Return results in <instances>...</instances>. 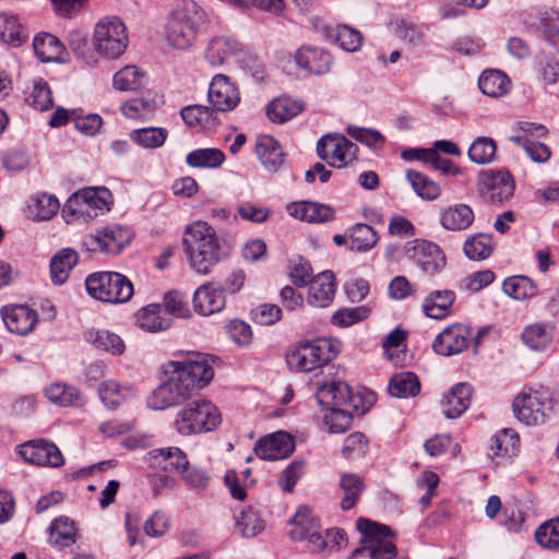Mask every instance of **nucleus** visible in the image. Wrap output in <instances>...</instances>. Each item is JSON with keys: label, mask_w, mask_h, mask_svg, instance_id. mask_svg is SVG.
<instances>
[{"label": "nucleus", "mask_w": 559, "mask_h": 559, "mask_svg": "<svg viewBox=\"0 0 559 559\" xmlns=\"http://www.w3.org/2000/svg\"><path fill=\"white\" fill-rule=\"evenodd\" d=\"M206 23L207 14L199 4L186 3L170 12L165 26V39L174 49L188 50L195 45Z\"/></svg>", "instance_id": "nucleus-1"}, {"label": "nucleus", "mask_w": 559, "mask_h": 559, "mask_svg": "<svg viewBox=\"0 0 559 559\" xmlns=\"http://www.w3.org/2000/svg\"><path fill=\"white\" fill-rule=\"evenodd\" d=\"M183 245L191 266L200 274L210 273L221 260L222 250L214 228L198 221L187 227Z\"/></svg>", "instance_id": "nucleus-2"}, {"label": "nucleus", "mask_w": 559, "mask_h": 559, "mask_svg": "<svg viewBox=\"0 0 559 559\" xmlns=\"http://www.w3.org/2000/svg\"><path fill=\"white\" fill-rule=\"evenodd\" d=\"M222 423L219 409L211 401L200 399L187 403L176 414L175 430L181 436H192L215 430Z\"/></svg>", "instance_id": "nucleus-3"}, {"label": "nucleus", "mask_w": 559, "mask_h": 559, "mask_svg": "<svg viewBox=\"0 0 559 559\" xmlns=\"http://www.w3.org/2000/svg\"><path fill=\"white\" fill-rule=\"evenodd\" d=\"M92 43L100 57L108 60L118 59L129 44L124 23L117 16L102 17L94 27Z\"/></svg>", "instance_id": "nucleus-4"}, {"label": "nucleus", "mask_w": 559, "mask_h": 559, "mask_svg": "<svg viewBox=\"0 0 559 559\" xmlns=\"http://www.w3.org/2000/svg\"><path fill=\"white\" fill-rule=\"evenodd\" d=\"M357 528L362 534L360 548L353 552L367 555L370 559H393L397 549L391 537L393 534L389 526L376 523L365 518L357 520Z\"/></svg>", "instance_id": "nucleus-5"}, {"label": "nucleus", "mask_w": 559, "mask_h": 559, "mask_svg": "<svg viewBox=\"0 0 559 559\" xmlns=\"http://www.w3.org/2000/svg\"><path fill=\"white\" fill-rule=\"evenodd\" d=\"M338 353L337 345L331 340L319 338L295 345L286 355L287 365L295 371H311L319 368Z\"/></svg>", "instance_id": "nucleus-6"}, {"label": "nucleus", "mask_w": 559, "mask_h": 559, "mask_svg": "<svg viewBox=\"0 0 559 559\" xmlns=\"http://www.w3.org/2000/svg\"><path fill=\"white\" fill-rule=\"evenodd\" d=\"M85 287L94 299L109 304L126 302L133 295L132 283L116 272L93 273L86 277Z\"/></svg>", "instance_id": "nucleus-7"}, {"label": "nucleus", "mask_w": 559, "mask_h": 559, "mask_svg": "<svg viewBox=\"0 0 559 559\" xmlns=\"http://www.w3.org/2000/svg\"><path fill=\"white\" fill-rule=\"evenodd\" d=\"M550 408L551 399L547 390H524L514 399L512 404L515 417L526 426L542 424L546 411Z\"/></svg>", "instance_id": "nucleus-8"}, {"label": "nucleus", "mask_w": 559, "mask_h": 559, "mask_svg": "<svg viewBox=\"0 0 559 559\" xmlns=\"http://www.w3.org/2000/svg\"><path fill=\"white\" fill-rule=\"evenodd\" d=\"M130 240L131 233L129 229L120 226L104 227L86 235L82 240V247L87 252L117 254Z\"/></svg>", "instance_id": "nucleus-9"}, {"label": "nucleus", "mask_w": 559, "mask_h": 559, "mask_svg": "<svg viewBox=\"0 0 559 559\" xmlns=\"http://www.w3.org/2000/svg\"><path fill=\"white\" fill-rule=\"evenodd\" d=\"M112 203L111 193L105 187H88L75 192L66 203L64 212L70 211L73 215L92 216L97 215V211H108Z\"/></svg>", "instance_id": "nucleus-10"}, {"label": "nucleus", "mask_w": 559, "mask_h": 559, "mask_svg": "<svg viewBox=\"0 0 559 559\" xmlns=\"http://www.w3.org/2000/svg\"><path fill=\"white\" fill-rule=\"evenodd\" d=\"M193 392L181 378L173 372V376L158 385L147 397V405L152 409L164 411L186 402Z\"/></svg>", "instance_id": "nucleus-11"}, {"label": "nucleus", "mask_w": 559, "mask_h": 559, "mask_svg": "<svg viewBox=\"0 0 559 559\" xmlns=\"http://www.w3.org/2000/svg\"><path fill=\"white\" fill-rule=\"evenodd\" d=\"M294 528L290 537L295 540H307L314 551L326 549V540L321 533L319 519L308 507H299L292 520Z\"/></svg>", "instance_id": "nucleus-12"}, {"label": "nucleus", "mask_w": 559, "mask_h": 559, "mask_svg": "<svg viewBox=\"0 0 559 559\" xmlns=\"http://www.w3.org/2000/svg\"><path fill=\"white\" fill-rule=\"evenodd\" d=\"M358 147L343 135L326 134L317 144V153L321 159L331 158L333 167H345L356 159Z\"/></svg>", "instance_id": "nucleus-13"}, {"label": "nucleus", "mask_w": 559, "mask_h": 559, "mask_svg": "<svg viewBox=\"0 0 559 559\" xmlns=\"http://www.w3.org/2000/svg\"><path fill=\"white\" fill-rule=\"evenodd\" d=\"M169 367L186 384H189L192 392L206 385L214 376L213 368L199 354L185 360L170 361Z\"/></svg>", "instance_id": "nucleus-14"}, {"label": "nucleus", "mask_w": 559, "mask_h": 559, "mask_svg": "<svg viewBox=\"0 0 559 559\" xmlns=\"http://www.w3.org/2000/svg\"><path fill=\"white\" fill-rule=\"evenodd\" d=\"M472 337V331L464 324H452L447 326L437 335L432 343L433 350L442 356H453L464 352Z\"/></svg>", "instance_id": "nucleus-15"}, {"label": "nucleus", "mask_w": 559, "mask_h": 559, "mask_svg": "<svg viewBox=\"0 0 559 559\" xmlns=\"http://www.w3.org/2000/svg\"><path fill=\"white\" fill-rule=\"evenodd\" d=\"M20 455L24 461L35 465L59 467L64 463L58 447L45 440H33L22 444Z\"/></svg>", "instance_id": "nucleus-16"}, {"label": "nucleus", "mask_w": 559, "mask_h": 559, "mask_svg": "<svg viewBox=\"0 0 559 559\" xmlns=\"http://www.w3.org/2000/svg\"><path fill=\"white\" fill-rule=\"evenodd\" d=\"M207 97L212 107L222 112L233 110L240 100L237 88L224 74H217L213 78Z\"/></svg>", "instance_id": "nucleus-17"}, {"label": "nucleus", "mask_w": 559, "mask_h": 559, "mask_svg": "<svg viewBox=\"0 0 559 559\" xmlns=\"http://www.w3.org/2000/svg\"><path fill=\"white\" fill-rule=\"evenodd\" d=\"M1 318L11 333L26 335L37 323V313L25 305H9L1 308Z\"/></svg>", "instance_id": "nucleus-18"}, {"label": "nucleus", "mask_w": 559, "mask_h": 559, "mask_svg": "<svg viewBox=\"0 0 559 559\" xmlns=\"http://www.w3.org/2000/svg\"><path fill=\"white\" fill-rule=\"evenodd\" d=\"M241 52L242 44L238 39L228 35H216L207 41L204 58L211 66L219 67Z\"/></svg>", "instance_id": "nucleus-19"}, {"label": "nucleus", "mask_w": 559, "mask_h": 559, "mask_svg": "<svg viewBox=\"0 0 559 559\" xmlns=\"http://www.w3.org/2000/svg\"><path fill=\"white\" fill-rule=\"evenodd\" d=\"M295 449L293 438L283 431L270 435L255 444L254 452L261 460H283L289 456Z\"/></svg>", "instance_id": "nucleus-20"}, {"label": "nucleus", "mask_w": 559, "mask_h": 559, "mask_svg": "<svg viewBox=\"0 0 559 559\" xmlns=\"http://www.w3.org/2000/svg\"><path fill=\"white\" fill-rule=\"evenodd\" d=\"M483 192L491 202L501 203L513 195L514 181L507 170L483 173Z\"/></svg>", "instance_id": "nucleus-21"}, {"label": "nucleus", "mask_w": 559, "mask_h": 559, "mask_svg": "<svg viewBox=\"0 0 559 559\" xmlns=\"http://www.w3.org/2000/svg\"><path fill=\"white\" fill-rule=\"evenodd\" d=\"M316 396L321 405H325L329 408L352 407L357 409V405L354 403L352 390L349 385L343 381H333L321 384L317 389Z\"/></svg>", "instance_id": "nucleus-22"}, {"label": "nucleus", "mask_w": 559, "mask_h": 559, "mask_svg": "<svg viewBox=\"0 0 559 559\" xmlns=\"http://www.w3.org/2000/svg\"><path fill=\"white\" fill-rule=\"evenodd\" d=\"M474 221V211L465 203H454L439 211V224L448 231H465L473 225Z\"/></svg>", "instance_id": "nucleus-23"}, {"label": "nucleus", "mask_w": 559, "mask_h": 559, "mask_svg": "<svg viewBox=\"0 0 559 559\" xmlns=\"http://www.w3.org/2000/svg\"><path fill=\"white\" fill-rule=\"evenodd\" d=\"M286 210L290 216L307 223L330 222L335 216L330 205L310 201L292 202Z\"/></svg>", "instance_id": "nucleus-24"}, {"label": "nucleus", "mask_w": 559, "mask_h": 559, "mask_svg": "<svg viewBox=\"0 0 559 559\" xmlns=\"http://www.w3.org/2000/svg\"><path fill=\"white\" fill-rule=\"evenodd\" d=\"M226 300L222 287H216L212 283L201 285L194 293V310L202 316H211L222 311Z\"/></svg>", "instance_id": "nucleus-25"}, {"label": "nucleus", "mask_w": 559, "mask_h": 559, "mask_svg": "<svg viewBox=\"0 0 559 559\" xmlns=\"http://www.w3.org/2000/svg\"><path fill=\"white\" fill-rule=\"evenodd\" d=\"M295 61L309 73L322 75L330 71L332 56L323 49L302 46L296 51Z\"/></svg>", "instance_id": "nucleus-26"}, {"label": "nucleus", "mask_w": 559, "mask_h": 559, "mask_svg": "<svg viewBox=\"0 0 559 559\" xmlns=\"http://www.w3.org/2000/svg\"><path fill=\"white\" fill-rule=\"evenodd\" d=\"M138 326L150 333H158L168 330L173 319L165 313L160 304H150L142 307L135 313Z\"/></svg>", "instance_id": "nucleus-27"}, {"label": "nucleus", "mask_w": 559, "mask_h": 559, "mask_svg": "<svg viewBox=\"0 0 559 559\" xmlns=\"http://www.w3.org/2000/svg\"><path fill=\"white\" fill-rule=\"evenodd\" d=\"M413 250L416 262L427 274H435L445 265L443 252L432 242L416 240Z\"/></svg>", "instance_id": "nucleus-28"}, {"label": "nucleus", "mask_w": 559, "mask_h": 559, "mask_svg": "<svg viewBox=\"0 0 559 559\" xmlns=\"http://www.w3.org/2000/svg\"><path fill=\"white\" fill-rule=\"evenodd\" d=\"M308 304L324 308L330 305L335 294V277L333 272L324 271L311 280Z\"/></svg>", "instance_id": "nucleus-29"}, {"label": "nucleus", "mask_w": 559, "mask_h": 559, "mask_svg": "<svg viewBox=\"0 0 559 559\" xmlns=\"http://www.w3.org/2000/svg\"><path fill=\"white\" fill-rule=\"evenodd\" d=\"M455 300V293L450 289L433 290L423 301V312L426 317L442 320L451 311Z\"/></svg>", "instance_id": "nucleus-30"}, {"label": "nucleus", "mask_w": 559, "mask_h": 559, "mask_svg": "<svg viewBox=\"0 0 559 559\" xmlns=\"http://www.w3.org/2000/svg\"><path fill=\"white\" fill-rule=\"evenodd\" d=\"M255 154L264 167L272 173L284 164V153L278 142L270 135H261L255 143Z\"/></svg>", "instance_id": "nucleus-31"}, {"label": "nucleus", "mask_w": 559, "mask_h": 559, "mask_svg": "<svg viewBox=\"0 0 559 559\" xmlns=\"http://www.w3.org/2000/svg\"><path fill=\"white\" fill-rule=\"evenodd\" d=\"M472 388L467 383H459L444 396L443 414L447 418L460 417L469 406Z\"/></svg>", "instance_id": "nucleus-32"}, {"label": "nucleus", "mask_w": 559, "mask_h": 559, "mask_svg": "<svg viewBox=\"0 0 559 559\" xmlns=\"http://www.w3.org/2000/svg\"><path fill=\"white\" fill-rule=\"evenodd\" d=\"M85 340L95 348L114 356L121 355L126 350L123 340L118 334L107 330H90L85 334Z\"/></svg>", "instance_id": "nucleus-33"}, {"label": "nucleus", "mask_w": 559, "mask_h": 559, "mask_svg": "<svg viewBox=\"0 0 559 559\" xmlns=\"http://www.w3.org/2000/svg\"><path fill=\"white\" fill-rule=\"evenodd\" d=\"M33 48L43 62H56L61 60L64 47L53 35L48 33L38 34L33 40Z\"/></svg>", "instance_id": "nucleus-34"}, {"label": "nucleus", "mask_w": 559, "mask_h": 559, "mask_svg": "<svg viewBox=\"0 0 559 559\" xmlns=\"http://www.w3.org/2000/svg\"><path fill=\"white\" fill-rule=\"evenodd\" d=\"M304 109L300 102L289 97H277L266 108L267 118L275 123H284L296 117Z\"/></svg>", "instance_id": "nucleus-35"}, {"label": "nucleus", "mask_w": 559, "mask_h": 559, "mask_svg": "<svg viewBox=\"0 0 559 559\" xmlns=\"http://www.w3.org/2000/svg\"><path fill=\"white\" fill-rule=\"evenodd\" d=\"M78 253L73 249L66 248L58 251L50 262V277L55 284H63L69 272L78 263Z\"/></svg>", "instance_id": "nucleus-36"}, {"label": "nucleus", "mask_w": 559, "mask_h": 559, "mask_svg": "<svg viewBox=\"0 0 559 559\" xmlns=\"http://www.w3.org/2000/svg\"><path fill=\"white\" fill-rule=\"evenodd\" d=\"M495 241L491 235L474 234L466 238L463 251L466 258L473 261H483L489 258L493 251Z\"/></svg>", "instance_id": "nucleus-37"}, {"label": "nucleus", "mask_w": 559, "mask_h": 559, "mask_svg": "<svg viewBox=\"0 0 559 559\" xmlns=\"http://www.w3.org/2000/svg\"><path fill=\"white\" fill-rule=\"evenodd\" d=\"M406 179L416 195L425 201H435L441 195L440 185L417 170H407Z\"/></svg>", "instance_id": "nucleus-38"}, {"label": "nucleus", "mask_w": 559, "mask_h": 559, "mask_svg": "<svg viewBox=\"0 0 559 559\" xmlns=\"http://www.w3.org/2000/svg\"><path fill=\"white\" fill-rule=\"evenodd\" d=\"M502 290L509 297L524 301L536 296L538 287L530 277L516 275L503 281Z\"/></svg>", "instance_id": "nucleus-39"}, {"label": "nucleus", "mask_w": 559, "mask_h": 559, "mask_svg": "<svg viewBox=\"0 0 559 559\" xmlns=\"http://www.w3.org/2000/svg\"><path fill=\"white\" fill-rule=\"evenodd\" d=\"M145 82V73L136 66H126L112 76V86L120 92H134Z\"/></svg>", "instance_id": "nucleus-40"}, {"label": "nucleus", "mask_w": 559, "mask_h": 559, "mask_svg": "<svg viewBox=\"0 0 559 559\" xmlns=\"http://www.w3.org/2000/svg\"><path fill=\"white\" fill-rule=\"evenodd\" d=\"M150 454L154 459L155 464L165 471H185L189 465L187 455L177 447L155 449Z\"/></svg>", "instance_id": "nucleus-41"}, {"label": "nucleus", "mask_w": 559, "mask_h": 559, "mask_svg": "<svg viewBox=\"0 0 559 559\" xmlns=\"http://www.w3.org/2000/svg\"><path fill=\"white\" fill-rule=\"evenodd\" d=\"M478 86L485 95L500 97L508 93L510 80L499 70H486L479 76Z\"/></svg>", "instance_id": "nucleus-42"}, {"label": "nucleus", "mask_w": 559, "mask_h": 559, "mask_svg": "<svg viewBox=\"0 0 559 559\" xmlns=\"http://www.w3.org/2000/svg\"><path fill=\"white\" fill-rule=\"evenodd\" d=\"M340 488L343 491L341 509L348 511L356 506L358 498L365 489L364 479L353 473H345L340 478Z\"/></svg>", "instance_id": "nucleus-43"}, {"label": "nucleus", "mask_w": 559, "mask_h": 559, "mask_svg": "<svg viewBox=\"0 0 559 559\" xmlns=\"http://www.w3.org/2000/svg\"><path fill=\"white\" fill-rule=\"evenodd\" d=\"M420 391V383L413 372H400L394 374L389 383V393L399 399L416 396Z\"/></svg>", "instance_id": "nucleus-44"}, {"label": "nucleus", "mask_w": 559, "mask_h": 559, "mask_svg": "<svg viewBox=\"0 0 559 559\" xmlns=\"http://www.w3.org/2000/svg\"><path fill=\"white\" fill-rule=\"evenodd\" d=\"M45 394L50 402L59 406H81L84 404V399L78 389L67 384L52 383L46 389Z\"/></svg>", "instance_id": "nucleus-45"}, {"label": "nucleus", "mask_w": 559, "mask_h": 559, "mask_svg": "<svg viewBox=\"0 0 559 559\" xmlns=\"http://www.w3.org/2000/svg\"><path fill=\"white\" fill-rule=\"evenodd\" d=\"M50 542L58 547H69L76 542V528L74 522L67 518L60 516L51 522Z\"/></svg>", "instance_id": "nucleus-46"}, {"label": "nucleus", "mask_w": 559, "mask_h": 559, "mask_svg": "<svg viewBox=\"0 0 559 559\" xmlns=\"http://www.w3.org/2000/svg\"><path fill=\"white\" fill-rule=\"evenodd\" d=\"M0 40L19 47L25 40L19 17L10 12H0Z\"/></svg>", "instance_id": "nucleus-47"}, {"label": "nucleus", "mask_w": 559, "mask_h": 559, "mask_svg": "<svg viewBox=\"0 0 559 559\" xmlns=\"http://www.w3.org/2000/svg\"><path fill=\"white\" fill-rule=\"evenodd\" d=\"M225 162V154L216 147L198 148L186 156V163L192 168H217Z\"/></svg>", "instance_id": "nucleus-48"}, {"label": "nucleus", "mask_w": 559, "mask_h": 559, "mask_svg": "<svg viewBox=\"0 0 559 559\" xmlns=\"http://www.w3.org/2000/svg\"><path fill=\"white\" fill-rule=\"evenodd\" d=\"M522 340L533 350H544L552 340V332L544 323L527 325L522 332Z\"/></svg>", "instance_id": "nucleus-49"}, {"label": "nucleus", "mask_w": 559, "mask_h": 559, "mask_svg": "<svg viewBox=\"0 0 559 559\" xmlns=\"http://www.w3.org/2000/svg\"><path fill=\"white\" fill-rule=\"evenodd\" d=\"M496 152L497 145L493 139L478 136L472 142L467 155L473 163L485 165L495 160Z\"/></svg>", "instance_id": "nucleus-50"}, {"label": "nucleus", "mask_w": 559, "mask_h": 559, "mask_svg": "<svg viewBox=\"0 0 559 559\" xmlns=\"http://www.w3.org/2000/svg\"><path fill=\"white\" fill-rule=\"evenodd\" d=\"M415 153L418 160H423L430 164L436 170L442 174H451L457 176L461 174V169L456 167L450 159L441 157L435 150H407L404 151V156L407 154Z\"/></svg>", "instance_id": "nucleus-51"}, {"label": "nucleus", "mask_w": 559, "mask_h": 559, "mask_svg": "<svg viewBox=\"0 0 559 559\" xmlns=\"http://www.w3.org/2000/svg\"><path fill=\"white\" fill-rule=\"evenodd\" d=\"M102 402L110 409L117 408L124 400L131 396V390L119 385L116 381H103L98 386Z\"/></svg>", "instance_id": "nucleus-52"}, {"label": "nucleus", "mask_w": 559, "mask_h": 559, "mask_svg": "<svg viewBox=\"0 0 559 559\" xmlns=\"http://www.w3.org/2000/svg\"><path fill=\"white\" fill-rule=\"evenodd\" d=\"M490 442V449L493 455L513 456L519 450L520 438L513 430L502 429L491 438Z\"/></svg>", "instance_id": "nucleus-53"}, {"label": "nucleus", "mask_w": 559, "mask_h": 559, "mask_svg": "<svg viewBox=\"0 0 559 559\" xmlns=\"http://www.w3.org/2000/svg\"><path fill=\"white\" fill-rule=\"evenodd\" d=\"M235 526L243 537H253L264 530V522L257 511L247 508L235 518Z\"/></svg>", "instance_id": "nucleus-54"}, {"label": "nucleus", "mask_w": 559, "mask_h": 559, "mask_svg": "<svg viewBox=\"0 0 559 559\" xmlns=\"http://www.w3.org/2000/svg\"><path fill=\"white\" fill-rule=\"evenodd\" d=\"M167 136L168 132L164 128H142L130 133V139L144 148L160 147Z\"/></svg>", "instance_id": "nucleus-55"}, {"label": "nucleus", "mask_w": 559, "mask_h": 559, "mask_svg": "<svg viewBox=\"0 0 559 559\" xmlns=\"http://www.w3.org/2000/svg\"><path fill=\"white\" fill-rule=\"evenodd\" d=\"M379 240L377 231L369 225L357 224L350 234V249L354 251H367L373 248Z\"/></svg>", "instance_id": "nucleus-56"}, {"label": "nucleus", "mask_w": 559, "mask_h": 559, "mask_svg": "<svg viewBox=\"0 0 559 559\" xmlns=\"http://www.w3.org/2000/svg\"><path fill=\"white\" fill-rule=\"evenodd\" d=\"M60 207L56 197L47 193H37L32 198L31 210L38 221H48L53 217Z\"/></svg>", "instance_id": "nucleus-57"}, {"label": "nucleus", "mask_w": 559, "mask_h": 559, "mask_svg": "<svg viewBox=\"0 0 559 559\" xmlns=\"http://www.w3.org/2000/svg\"><path fill=\"white\" fill-rule=\"evenodd\" d=\"M330 37L333 38L341 48L350 52L359 50L362 45L361 34L347 25H337L332 29Z\"/></svg>", "instance_id": "nucleus-58"}, {"label": "nucleus", "mask_w": 559, "mask_h": 559, "mask_svg": "<svg viewBox=\"0 0 559 559\" xmlns=\"http://www.w3.org/2000/svg\"><path fill=\"white\" fill-rule=\"evenodd\" d=\"M26 102L38 110H47L52 106V95L48 84L41 79L33 82Z\"/></svg>", "instance_id": "nucleus-59"}, {"label": "nucleus", "mask_w": 559, "mask_h": 559, "mask_svg": "<svg viewBox=\"0 0 559 559\" xmlns=\"http://www.w3.org/2000/svg\"><path fill=\"white\" fill-rule=\"evenodd\" d=\"M536 542L548 549H559V516L543 523L535 532Z\"/></svg>", "instance_id": "nucleus-60"}, {"label": "nucleus", "mask_w": 559, "mask_h": 559, "mask_svg": "<svg viewBox=\"0 0 559 559\" xmlns=\"http://www.w3.org/2000/svg\"><path fill=\"white\" fill-rule=\"evenodd\" d=\"M371 309L368 306H359L355 308H344L334 312L331 321L340 328L350 326L369 317Z\"/></svg>", "instance_id": "nucleus-61"}, {"label": "nucleus", "mask_w": 559, "mask_h": 559, "mask_svg": "<svg viewBox=\"0 0 559 559\" xmlns=\"http://www.w3.org/2000/svg\"><path fill=\"white\" fill-rule=\"evenodd\" d=\"M160 305L163 306L165 313L170 318L174 316L187 319L191 316L187 299L177 290L165 294L163 304Z\"/></svg>", "instance_id": "nucleus-62"}, {"label": "nucleus", "mask_w": 559, "mask_h": 559, "mask_svg": "<svg viewBox=\"0 0 559 559\" xmlns=\"http://www.w3.org/2000/svg\"><path fill=\"white\" fill-rule=\"evenodd\" d=\"M352 419L348 408H329V412L323 416V421L332 433L347 430L352 425Z\"/></svg>", "instance_id": "nucleus-63"}, {"label": "nucleus", "mask_w": 559, "mask_h": 559, "mask_svg": "<svg viewBox=\"0 0 559 559\" xmlns=\"http://www.w3.org/2000/svg\"><path fill=\"white\" fill-rule=\"evenodd\" d=\"M68 44L70 49L86 64L94 66L97 63L95 55L88 49L86 35L81 31L70 32L68 36Z\"/></svg>", "instance_id": "nucleus-64"}]
</instances>
